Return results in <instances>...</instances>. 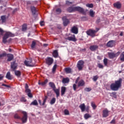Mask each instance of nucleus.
Here are the masks:
<instances>
[{
  "instance_id": "obj_41",
  "label": "nucleus",
  "mask_w": 124,
  "mask_h": 124,
  "mask_svg": "<svg viewBox=\"0 0 124 124\" xmlns=\"http://www.w3.org/2000/svg\"><path fill=\"white\" fill-rule=\"evenodd\" d=\"M22 31H27V25L24 24L22 26Z\"/></svg>"
},
{
  "instance_id": "obj_49",
  "label": "nucleus",
  "mask_w": 124,
  "mask_h": 124,
  "mask_svg": "<svg viewBox=\"0 0 124 124\" xmlns=\"http://www.w3.org/2000/svg\"><path fill=\"white\" fill-rule=\"evenodd\" d=\"M56 12L58 13V14H60L62 13V9L61 8H58L56 9Z\"/></svg>"
},
{
  "instance_id": "obj_30",
  "label": "nucleus",
  "mask_w": 124,
  "mask_h": 124,
  "mask_svg": "<svg viewBox=\"0 0 124 124\" xmlns=\"http://www.w3.org/2000/svg\"><path fill=\"white\" fill-rule=\"evenodd\" d=\"M48 82V80H46L44 82H40V81L38 82L39 85H41V86H45L46 84Z\"/></svg>"
},
{
  "instance_id": "obj_53",
  "label": "nucleus",
  "mask_w": 124,
  "mask_h": 124,
  "mask_svg": "<svg viewBox=\"0 0 124 124\" xmlns=\"http://www.w3.org/2000/svg\"><path fill=\"white\" fill-rule=\"evenodd\" d=\"M0 37L1 36V35H3V30L1 29V28H0Z\"/></svg>"
},
{
  "instance_id": "obj_62",
  "label": "nucleus",
  "mask_w": 124,
  "mask_h": 124,
  "mask_svg": "<svg viewBox=\"0 0 124 124\" xmlns=\"http://www.w3.org/2000/svg\"><path fill=\"white\" fill-rule=\"evenodd\" d=\"M28 89H29V85H28V84L26 83L25 84V90H27Z\"/></svg>"
},
{
  "instance_id": "obj_51",
  "label": "nucleus",
  "mask_w": 124,
  "mask_h": 124,
  "mask_svg": "<svg viewBox=\"0 0 124 124\" xmlns=\"http://www.w3.org/2000/svg\"><path fill=\"white\" fill-rule=\"evenodd\" d=\"M20 101H21L22 102H26V101H27V100H26V99L25 98V97H22L21 98Z\"/></svg>"
},
{
  "instance_id": "obj_42",
  "label": "nucleus",
  "mask_w": 124,
  "mask_h": 124,
  "mask_svg": "<svg viewBox=\"0 0 124 124\" xmlns=\"http://www.w3.org/2000/svg\"><path fill=\"white\" fill-rule=\"evenodd\" d=\"M57 64H55L54 66H53V67L52 68V73H55V71H56V69H57Z\"/></svg>"
},
{
  "instance_id": "obj_26",
  "label": "nucleus",
  "mask_w": 124,
  "mask_h": 124,
  "mask_svg": "<svg viewBox=\"0 0 124 124\" xmlns=\"http://www.w3.org/2000/svg\"><path fill=\"white\" fill-rule=\"evenodd\" d=\"M7 57H8V59H7L8 62H10L12 61V60H13V58H14L13 55L8 54L7 55Z\"/></svg>"
},
{
  "instance_id": "obj_12",
  "label": "nucleus",
  "mask_w": 124,
  "mask_h": 124,
  "mask_svg": "<svg viewBox=\"0 0 124 124\" xmlns=\"http://www.w3.org/2000/svg\"><path fill=\"white\" fill-rule=\"evenodd\" d=\"M62 19L63 20V24L65 27L69 24V20L66 19V17L64 16L62 18Z\"/></svg>"
},
{
  "instance_id": "obj_16",
  "label": "nucleus",
  "mask_w": 124,
  "mask_h": 124,
  "mask_svg": "<svg viewBox=\"0 0 124 124\" xmlns=\"http://www.w3.org/2000/svg\"><path fill=\"white\" fill-rule=\"evenodd\" d=\"M25 92L27 93L29 97H32V94L31 93V90L30 89H25Z\"/></svg>"
},
{
  "instance_id": "obj_10",
  "label": "nucleus",
  "mask_w": 124,
  "mask_h": 124,
  "mask_svg": "<svg viewBox=\"0 0 124 124\" xmlns=\"http://www.w3.org/2000/svg\"><path fill=\"white\" fill-rule=\"evenodd\" d=\"M66 40H69V41H77V40L76 39V38H75V35H73L71 36H69L67 38H66Z\"/></svg>"
},
{
  "instance_id": "obj_56",
  "label": "nucleus",
  "mask_w": 124,
  "mask_h": 124,
  "mask_svg": "<svg viewBox=\"0 0 124 124\" xmlns=\"http://www.w3.org/2000/svg\"><path fill=\"white\" fill-rule=\"evenodd\" d=\"M98 66L99 68H103V65H102L100 63L98 64Z\"/></svg>"
},
{
  "instance_id": "obj_36",
  "label": "nucleus",
  "mask_w": 124,
  "mask_h": 124,
  "mask_svg": "<svg viewBox=\"0 0 124 124\" xmlns=\"http://www.w3.org/2000/svg\"><path fill=\"white\" fill-rule=\"evenodd\" d=\"M107 46L108 47H113V41H110L107 43Z\"/></svg>"
},
{
  "instance_id": "obj_6",
  "label": "nucleus",
  "mask_w": 124,
  "mask_h": 124,
  "mask_svg": "<svg viewBox=\"0 0 124 124\" xmlns=\"http://www.w3.org/2000/svg\"><path fill=\"white\" fill-rule=\"evenodd\" d=\"M96 31L95 30H93L92 29H90L89 30L86 31V33L88 35H90L92 36V37H94L95 36V33Z\"/></svg>"
},
{
  "instance_id": "obj_14",
  "label": "nucleus",
  "mask_w": 124,
  "mask_h": 124,
  "mask_svg": "<svg viewBox=\"0 0 124 124\" xmlns=\"http://www.w3.org/2000/svg\"><path fill=\"white\" fill-rule=\"evenodd\" d=\"M113 5L115 7H116V8H117L118 9H120V8L122 7V4L120 3V2L114 3Z\"/></svg>"
},
{
  "instance_id": "obj_46",
  "label": "nucleus",
  "mask_w": 124,
  "mask_h": 124,
  "mask_svg": "<svg viewBox=\"0 0 124 124\" xmlns=\"http://www.w3.org/2000/svg\"><path fill=\"white\" fill-rule=\"evenodd\" d=\"M93 81H94V82H95L97 79H98V76H95L93 77Z\"/></svg>"
},
{
  "instance_id": "obj_44",
  "label": "nucleus",
  "mask_w": 124,
  "mask_h": 124,
  "mask_svg": "<svg viewBox=\"0 0 124 124\" xmlns=\"http://www.w3.org/2000/svg\"><path fill=\"white\" fill-rule=\"evenodd\" d=\"M86 6H87V7H89L90 8H93V4H87Z\"/></svg>"
},
{
  "instance_id": "obj_5",
  "label": "nucleus",
  "mask_w": 124,
  "mask_h": 124,
  "mask_svg": "<svg viewBox=\"0 0 124 124\" xmlns=\"http://www.w3.org/2000/svg\"><path fill=\"white\" fill-rule=\"evenodd\" d=\"M22 114H23V116L22 118H20L22 123H27V121H28V113L26 111H21Z\"/></svg>"
},
{
  "instance_id": "obj_59",
  "label": "nucleus",
  "mask_w": 124,
  "mask_h": 124,
  "mask_svg": "<svg viewBox=\"0 0 124 124\" xmlns=\"http://www.w3.org/2000/svg\"><path fill=\"white\" fill-rule=\"evenodd\" d=\"M116 123V120L115 119H113L111 122L110 124H115Z\"/></svg>"
},
{
  "instance_id": "obj_35",
  "label": "nucleus",
  "mask_w": 124,
  "mask_h": 124,
  "mask_svg": "<svg viewBox=\"0 0 124 124\" xmlns=\"http://www.w3.org/2000/svg\"><path fill=\"white\" fill-rule=\"evenodd\" d=\"M53 56L54 58H57L59 56V54H58V51L55 50L53 51Z\"/></svg>"
},
{
  "instance_id": "obj_13",
  "label": "nucleus",
  "mask_w": 124,
  "mask_h": 124,
  "mask_svg": "<svg viewBox=\"0 0 124 124\" xmlns=\"http://www.w3.org/2000/svg\"><path fill=\"white\" fill-rule=\"evenodd\" d=\"M75 11H78L80 13H83L84 12V9L79 6L75 7Z\"/></svg>"
},
{
  "instance_id": "obj_17",
  "label": "nucleus",
  "mask_w": 124,
  "mask_h": 124,
  "mask_svg": "<svg viewBox=\"0 0 124 124\" xmlns=\"http://www.w3.org/2000/svg\"><path fill=\"white\" fill-rule=\"evenodd\" d=\"M91 51H95V50L98 49V46L96 45L91 46L90 47Z\"/></svg>"
},
{
  "instance_id": "obj_1",
  "label": "nucleus",
  "mask_w": 124,
  "mask_h": 124,
  "mask_svg": "<svg viewBox=\"0 0 124 124\" xmlns=\"http://www.w3.org/2000/svg\"><path fill=\"white\" fill-rule=\"evenodd\" d=\"M123 79L119 78L118 80H115L114 83L110 84V89L111 91H118L119 88L122 87V82Z\"/></svg>"
},
{
  "instance_id": "obj_37",
  "label": "nucleus",
  "mask_w": 124,
  "mask_h": 124,
  "mask_svg": "<svg viewBox=\"0 0 124 124\" xmlns=\"http://www.w3.org/2000/svg\"><path fill=\"white\" fill-rule=\"evenodd\" d=\"M56 102V98H52V99L50 100V104L51 105H53V104H55Z\"/></svg>"
},
{
  "instance_id": "obj_25",
  "label": "nucleus",
  "mask_w": 124,
  "mask_h": 124,
  "mask_svg": "<svg viewBox=\"0 0 124 124\" xmlns=\"http://www.w3.org/2000/svg\"><path fill=\"white\" fill-rule=\"evenodd\" d=\"M69 82V78H63L62 82L63 84H66Z\"/></svg>"
},
{
  "instance_id": "obj_20",
  "label": "nucleus",
  "mask_w": 124,
  "mask_h": 124,
  "mask_svg": "<svg viewBox=\"0 0 124 124\" xmlns=\"http://www.w3.org/2000/svg\"><path fill=\"white\" fill-rule=\"evenodd\" d=\"M67 10L68 12H70V13L74 12V11H75V7H70Z\"/></svg>"
},
{
  "instance_id": "obj_57",
  "label": "nucleus",
  "mask_w": 124,
  "mask_h": 124,
  "mask_svg": "<svg viewBox=\"0 0 124 124\" xmlns=\"http://www.w3.org/2000/svg\"><path fill=\"white\" fill-rule=\"evenodd\" d=\"M96 24H98V23H100V18H98L96 21Z\"/></svg>"
},
{
  "instance_id": "obj_39",
  "label": "nucleus",
  "mask_w": 124,
  "mask_h": 124,
  "mask_svg": "<svg viewBox=\"0 0 124 124\" xmlns=\"http://www.w3.org/2000/svg\"><path fill=\"white\" fill-rule=\"evenodd\" d=\"M35 45H36V43L35 41H32V44L31 45V47L32 49H34L35 47Z\"/></svg>"
},
{
  "instance_id": "obj_34",
  "label": "nucleus",
  "mask_w": 124,
  "mask_h": 124,
  "mask_svg": "<svg viewBox=\"0 0 124 124\" xmlns=\"http://www.w3.org/2000/svg\"><path fill=\"white\" fill-rule=\"evenodd\" d=\"M31 105H34L35 106H37V105H38L37 100H34L33 102L31 103Z\"/></svg>"
},
{
  "instance_id": "obj_9",
  "label": "nucleus",
  "mask_w": 124,
  "mask_h": 124,
  "mask_svg": "<svg viewBox=\"0 0 124 124\" xmlns=\"http://www.w3.org/2000/svg\"><path fill=\"white\" fill-rule=\"evenodd\" d=\"M109 116V110L106 108L103 110V118H107Z\"/></svg>"
},
{
  "instance_id": "obj_29",
  "label": "nucleus",
  "mask_w": 124,
  "mask_h": 124,
  "mask_svg": "<svg viewBox=\"0 0 124 124\" xmlns=\"http://www.w3.org/2000/svg\"><path fill=\"white\" fill-rule=\"evenodd\" d=\"M46 100H47V98H45V99H44L43 103L42 104L41 103V100H38V102H39L40 105H42L43 106L44 105H45V103H46Z\"/></svg>"
},
{
  "instance_id": "obj_3",
  "label": "nucleus",
  "mask_w": 124,
  "mask_h": 124,
  "mask_svg": "<svg viewBox=\"0 0 124 124\" xmlns=\"http://www.w3.org/2000/svg\"><path fill=\"white\" fill-rule=\"evenodd\" d=\"M24 63L26 66L32 67L35 65V62L33 61L31 59H30L28 61H25Z\"/></svg>"
},
{
  "instance_id": "obj_38",
  "label": "nucleus",
  "mask_w": 124,
  "mask_h": 124,
  "mask_svg": "<svg viewBox=\"0 0 124 124\" xmlns=\"http://www.w3.org/2000/svg\"><path fill=\"white\" fill-rule=\"evenodd\" d=\"M65 71L66 72V73H71V68H65Z\"/></svg>"
},
{
  "instance_id": "obj_28",
  "label": "nucleus",
  "mask_w": 124,
  "mask_h": 124,
  "mask_svg": "<svg viewBox=\"0 0 124 124\" xmlns=\"http://www.w3.org/2000/svg\"><path fill=\"white\" fill-rule=\"evenodd\" d=\"M15 74L17 77H20L21 76V72L18 70H15Z\"/></svg>"
},
{
  "instance_id": "obj_2",
  "label": "nucleus",
  "mask_w": 124,
  "mask_h": 124,
  "mask_svg": "<svg viewBox=\"0 0 124 124\" xmlns=\"http://www.w3.org/2000/svg\"><path fill=\"white\" fill-rule=\"evenodd\" d=\"M13 36H14V34L10 32H6L3 37L2 41L3 43H6L7 42V39L9 37H13Z\"/></svg>"
},
{
  "instance_id": "obj_31",
  "label": "nucleus",
  "mask_w": 124,
  "mask_h": 124,
  "mask_svg": "<svg viewBox=\"0 0 124 124\" xmlns=\"http://www.w3.org/2000/svg\"><path fill=\"white\" fill-rule=\"evenodd\" d=\"M120 61L124 62V52H123L120 56Z\"/></svg>"
},
{
  "instance_id": "obj_23",
  "label": "nucleus",
  "mask_w": 124,
  "mask_h": 124,
  "mask_svg": "<svg viewBox=\"0 0 124 124\" xmlns=\"http://www.w3.org/2000/svg\"><path fill=\"white\" fill-rule=\"evenodd\" d=\"M65 91H66V88L62 87L61 88V95H63L65 93Z\"/></svg>"
},
{
  "instance_id": "obj_7",
  "label": "nucleus",
  "mask_w": 124,
  "mask_h": 124,
  "mask_svg": "<svg viewBox=\"0 0 124 124\" xmlns=\"http://www.w3.org/2000/svg\"><path fill=\"white\" fill-rule=\"evenodd\" d=\"M84 61L82 60H80L77 63V67L78 69V70H82L83 69V68L84 67Z\"/></svg>"
},
{
  "instance_id": "obj_45",
  "label": "nucleus",
  "mask_w": 124,
  "mask_h": 124,
  "mask_svg": "<svg viewBox=\"0 0 124 124\" xmlns=\"http://www.w3.org/2000/svg\"><path fill=\"white\" fill-rule=\"evenodd\" d=\"M15 119H18V120H20L21 117L19 116V115L17 114H16L14 116Z\"/></svg>"
},
{
  "instance_id": "obj_15",
  "label": "nucleus",
  "mask_w": 124,
  "mask_h": 124,
  "mask_svg": "<svg viewBox=\"0 0 124 124\" xmlns=\"http://www.w3.org/2000/svg\"><path fill=\"white\" fill-rule=\"evenodd\" d=\"M71 31L72 32H73V33H75V34H77V33H78V28H77L75 26H74L73 28H72Z\"/></svg>"
},
{
  "instance_id": "obj_8",
  "label": "nucleus",
  "mask_w": 124,
  "mask_h": 124,
  "mask_svg": "<svg viewBox=\"0 0 124 124\" xmlns=\"http://www.w3.org/2000/svg\"><path fill=\"white\" fill-rule=\"evenodd\" d=\"M54 62V60L52 59V58H47L46 59V64H48V65H51L53 63V62Z\"/></svg>"
},
{
  "instance_id": "obj_52",
  "label": "nucleus",
  "mask_w": 124,
  "mask_h": 124,
  "mask_svg": "<svg viewBox=\"0 0 124 124\" xmlns=\"http://www.w3.org/2000/svg\"><path fill=\"white\" fill-rule=\"evenodd\" d=\"M84 91H85V92H91V91H92V89L90 88H85Z\"/></svg>"
},
{
  "instance_id": "obj_48",
  "label": "nucleus",
  "mask_w": 124,
  "mask_h": 124,
  "mask_svg": "<svg viewBox=\"0 0 124 124\" xmlns=\"http://www.w3.org/2000/svg\"><path fill=\"white\" fill-rule=\"evenodd\" d=\"M91 106L93 107V109H95L96 108V106L93 103H91Z\"/></svg>"
},
{
  "instance_id": "obj_32",
  "label": "nucleus",
  "mask_w": 124,
  "mask_h": 124,
  "mask_svg": "<svg viewBox=\"0 0 124 124\" xmlns=\"http://www.w3.org/2000/svg\"><path fill=\"white\" fill-rule=\"evenodd\" d=\"M84 117L85 120H88V119H89V118H92V115L89 114L88 113H86L84 115Z\"/></svg>"
},
{
  "instance_id": "obj_50",
  "label": "nucleus",
  "mask_w": 124,
  "mask_h": 124,
  "mask_svg": "<svg viewBox=\"0 0 124 124\" xmlns=\"http://www.w3.org/2000/svg\"><path fill=\"white\" fill-rule=\"evenodd\" d=\"M64 113L65 115H69V111L67 109H65L64 110Z\"/></svg>"
},
{
  "instance_id": "obj_24",
  "label": "nucleus",
  "mask_w": 124,
  "mask_h": 124,
  "mask_svg": "<svg viewBox=\"0 0 124 124\" xmlns=\"http://www.w3.org/2000/svg\"><path fill=\"white\" fill-rule=\"evenodd\" d=\"M6 78H7V79H8L9 80H12V77L11 76L10 72H7L6 76Z\"/></svg>"
},
{
  "instance_id": "obj_21",
  "label": "nucleus",
  "mask_w": 124,
  "mask_h": 124,
  "mask_svg": "<svg viewBox=\"0 0 124 124\" xmlns=\"http://www.w3.org/2000/svg\"><path fill=\"white\" fill-rule=\"evenodd\" d=\"M31 11L33 15H35L36 13V9L34 6H31Z\"/></svg>"
},
{
  "instance_id": "obj_40",
  "label": "nucleus",
  "mask_w": 124,
  "mask_h": 124,
  "mask_svg": "<svg viewBox=\"0 0 124 124\" xmlns=\"http://www.w3.org/2000/svg\"><path fill=\"white\" fill-rule=\"evenodd\" d=\"M116 92H112L111 93H110V96H113V97H114V98H116V97H117V95H116Z\"/></svg>"
},
{
  "instance_id": "obj_19",
  "label": "nucleus",
  "mask_w": 124,
  "mask_h": 124,
  "mask_svg": "<svg viewBox=\"0 0 124 124\" xmlns=\"http://www.w3.org/2000/svg\"><path fill=\"white\" fill-rule=\"evenodd\" d=\"M79 108L81 110V112H84L85 110H86V106L85 104H82L79 106Z\"/></svg>"
},
{
  "instance_id": "obj_27",
  "label": "nucleus",
  "mask_w": 124,
  "mask_h": 124,
  "mask_svg": "<svg viewBox=\"0 0 124 124\" xmlns=\"http://www.w3.org/2000/svg\"><path fill=\"white\" fill-rule=\"evenodd\" d=\"M53 91L56 94L57 97H59V96H60V89H56V88H55L53 89Z\"/></svg>"
},
{
  "instance_id": "obj_55",
  "label": "nucleus",
  "mask_w": 124,
  "mask_h": 124,
  "mask_svg": "<svg viewBox=\"0 0 124 124\" xmlns=\"http://www.w3.org/2000/svg\"><path fill=\"white\" fill-rule=\"evenodd\" d=\"M66 4H67V5H69V4H72V2H70L68 0L66 1Z\"/></svg>"
},
{
  "instance_id": "obj_64",
  "label": "nucleus",
  "mask_w": 124,
  "mask_h": 124,
  "mask_svg": "<svg viewBox=\"0 0 124 124\" xmlns=\"http://www.w3.org/2000/svg\"><path fill=\"white\" fill-rule=\"evenodd\" d=\"M3 78V76H1V75H0V80H2Z\"/></svg>"
},
{
  "instance_id": "obj_18",
  "label": "nucleus",
  "mask_w": 124,
  "mask_h": 124,
  "mask_svg": "<svg viewBox=\"0 0 124 124\" xmlns=\"http://www.w3.org/2000/svg\"><path fill=\"white\" fill-rule=\"evenodd\" d=\"M78 87H83L85 86V81L83 80V79L80 80L78 84Z\"/></svg>"
},
{
  "instance_id": "obj_43",
  "label": "nucleus",
  "mask_w": 124,
  "mask_h": 124,
  "mask_svg": "<svg viewBox=\"0 0 124 124\" xmlns=\"http://www.w3.org/2000/svg\"><path fill=\"white\" fill-rule=\"evenodd\" d=\"M104 63L105 65L107 66L108 63V59L107 58H105L104 59Z\"/></svg>"
},
{
  "instance_id": "obj_63",
  "label": "nucleus",
  "mask_w": 124,
  "mask_h": 124,
  "mask_svg": "<svg viewBox=\"0 0 124 124\" xmlns=\"http://www.w3.org/2000/svg\"><path fill=\"white\" fill-rule=\"evenodd\" d=\"M85 110L86 112H89V107H87L86 108L85 107Z\"/></svg>"
},
{
  "instance_id": "obj_60",
  "label": "nucleus",
  "mask_w": 124,
  "mask_h": 124,
  "mask_svg": "<svg viewBox=\"0 0 124 124\" xmlns=\"http://www.w3.org/2000/svg\"><path fill=\"white\" fill-rule=\"evenodd\" d=\"M80 79V78L79 77H78L77 78V79H76V81H75V83H76V84H77V83H78V81H79V79Z\"/></svg>"
},
{
  "instance_id": "obj_33",
  "label": "nucleus",
  "mask_w": 124,
  "mask_h": 124,
  "mask_svg": "<svg viewBox=\"0 0 124 124\" xmlns=\"http://www.w3.org/2000/svg\"><path fill=\"white\" fill-rule=\"evenodd\" d=\"M89 14L91 17H94V14H95V13L93 12V10H90Z\"/></svg>"
},
{
  "instance_id": "obj_61",
  "label": "nucleus",
  "mask_w": 124,
  "mask_h": 124,
  "mask_svg": "<svg viewBox=\"0 0 124 124\" xmlns=\"http://www.w3.org/2000/svg\"><path fill=\"white\" fill-rule=\"evenodd\" d=\"M2 86H4V87H7V88H10V86L9 85H7L6 84H3Z\"/></svg>"
},
{
  "instance_id": "obj_4",
  "label": "nucleus",
  "mask_w": 124,
  "mask_h": 124,
  "mask_svg": "<svg viewBox=\"0 0 124 124\" xmlns=\"http://www.w3.org/2000/svg\"><path fill=\"white\" fill-rule=\"evenodd\" d=\"M120 54H121L120 51H118L116 53L114 52H108V56L110 59H114V58H117V57H118Z\"/></svg>"
},
{
  "instance_id": "obj_54",
  "label": "nucleus",
  "mask_w": 124,
  "mask_h": 124,
  "mask_svg": "<svg viewBox=\"0 0 124 124\" xmlns=\"http://www.w3.org/2000/svg\"><path fill=\"white\" fill-rule=\"evenodd\" d=\"M73 88L74 90L76 91V89H77V85L74 84L73 85Z\"/></svg>"
},
{
  "instance_id": "obj_58",
  "label": "nucleus",
  "mask_w": 124,
  "mask_h": 124,
  "mask_svg": "<svg viewBox=\"0 0 124 124\" xmlns=\"http://www.w3.org/2000/svg\"><path fill=\"white\" fill-rule=\"evenodd\" d=\"M40 25L42 27L43 26H44V21H41L40 23Z\"/></svg>"
},
{
  "instance_id": "obj_47",
  "label": "nucleus",
  "mask_w": 124,
  "mask_h": 124,
  "mask_svg": "<svg viewBox=\"0 0 124 124\" xmlns=\"http://www.w3.org/2000/svg\"><path fill=\"white\" fill-rule=\"evenodd\" d=\"M1 19L2 20V22L4 23L5 22V16H3L1 17Z\"/></svg>"
},
{
  "instance_id": "obj_22",
  "label": "nucleus",
  "mask_w": 124,
  "mask_h": 124,
  "mask_svg": "<svg viewBox=\"0 0 124 124\" xmlns=\"http://www.w3.org/2000/svg\"><path fill=\"white\" fill-rule=\"evenodd\" d=\"M49 86L50 87V88H52L53 90H55L56 89V85H55V83L54 82H50L48 83Z\"/></svg>"
},
{
  "instance_id": "obj_11",
  "label": "nucleus",
  "mask_w": 124,
  "mask_h": 124,
  "mask_svg": "<svg viewBox=\"0 0 124 124\" xmlns=\"http://www.w3.org/2000/svg\"><path fill=\"white\" fill-rule=\"evenodd\" d=\"M17 66H18V65L15 62L11 63V67L13 70V71H15L16 69H17Z\"/></svg>"
}]
</instances>
